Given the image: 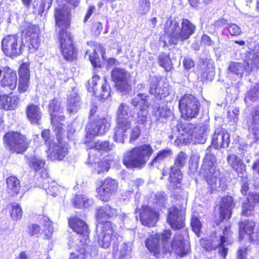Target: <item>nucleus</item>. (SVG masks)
Here are the masks:
<instances>
[{"instance_id":"obj_45","label":"nucleus","mask_w":259,"mask_h":259,"mask_svg":"<svg viewBox=\"0 0 259 259\" xmlns=\"http://www.w3.org/2000/svg\"><path fill=\"white\" fill-rule=\"evenodd\" d=\"M254 206L250 203L249 199H246L242 203V215L248 217L252 214L253 212Z\"/></svg>"},{"instance_id":"obj_44","label":"nucleus","mask_w":259,"mask_h":259,"mask_svg":"<svg viewBox=\"0 0 259 259\" xmlns=\"http://www.w3.org/2000/svg\"><path fill=\"white\" fill-rule=\"evenodd\" d=\"M93 146L96 150L108 151L113 149L114 145L109 141H98L94 144Z\"/></svg>"},{"instance_id":"obj_3","label":"nucleus","mask_w":259,"mask_h":259,"mask_svg":"<svg viewBox=\"0 0 259 259\" xmlns=\"http://www.w3.org/2000/svg\"><path fill=\"white\" fill-rule=\"evenodd\" d=\"M153 152L151 146L145 144L125 152L123 155V162L128 168H142Z\"/></svg>"},{"instance_id":"obj_43","label":"nucleus","mask_w":259,"mask_h":259,"mask_svg":"<svg viewBox=\"0 0 259 259\" xmlns=\"http://www.w3.org/2000/svg\"><path fill=\"white\" fill-rule=\"evenodd\" d=\"M10 214L11 217L14 220H20L22 217V210L21 207L16 203H12L11 204Z\"/></svg>"},{"instance_id":"obj_54","label":"nucleus","mask_w":259,"mask_h":259,"mask_svg":"<svg viewBox=\"0 0 259 259\" xmlns=\"http://www.w3.org/2000/svg\"><path fill=\"white\" fill-rule=\"evenodd\" d=\"M102 84L101 87V93L100 94V99L105 100L107 99L110 95V89L109 84L105 82Z\"/></svg>"},{"instance_id":"obj_53","label":"nucleus","mask_w":259,"mask_h":259,"mask_svg":"<svg viewBox=\"0 0 259 259\" xmlns=\"http://www.w3.org/2000/svg\"><path fill=\"white\" fill-rule=\"evenodd\" d=\"M88 56L89 59L94 67L97 66V63L99 62V57L97 54L95 49H93L92 52L90 51H87L86 52L85 56Z\"/></svg>"},{"instance_id":"obj_32","label":"nucleus","mask_w":259,"mask_h":259,"mask_svg":"<svg viewBox=\"0 0 259 259\" xmlns=\"http://www.w3.org/2000/svg\"><path fill=\"white\" fill-rule=\"evenodd\" d=\"M117 214V211L116 209L112 208L108 205H106L102 206L98 209L97 211V219L99 222V223L101 224L102 222H104V219L113 217L116 215Z\"/></svg>"},{"instance_id":"obj_26","label":"nucleus","mask_w":259,"mask_h":259,"mask_svg":"<svg viewBox=\"0 0 259 259\" xmlns=\"http://www.w3.org/2000/svg\"><path fill=\"white\" fill-rule=\"evenodd\" d=\"M227 162L238 175H243L246 171V165L236 154H230L227 156Z\"/></svg>"},{"instance_id":"obj_29","label":"nucleus","mask_w":259,"mask_h":259,"mask_svg":"<svg viewBox=\"0 0 259 259\" xmlns=\"http://www.w3.org/2000/svg\"><path fill=\"white\" fill-rule=\"evenodd\" d=\"M246 72L249 73L259 68V47L250 54L245 60Z\"/></svg>"},{"instance_id":"obj_28","label":"nucleus","mask_w":259,"mask_h":259,"mask_svg":"<svg viewBox=\"0 0 259 259\" xmlns=\"http://www.w3.org/2000/svg\"><path fill=\"white\" fill-rule=\"evenodd\" d=\"M150 89L151 94L155 96L161 95L165 97L168 95V91L166 88L158 87L159 85V79L155 76L150 77L149 79Z\"/></svg>"},{"instance_id":"obj_20","label":"nucleus","mask_w":259,"mask_h":259,"mask_svg":"<svg viewBox=\"0 0 259 259\" xmlns=\"http://www.w3.org/2000/svg\"><path fill=\"white\" fill-rule=\"evenodd\" d=\"M171 245L176 253L181 257L187 254L190 251V245L185 242L183 237L179 233L175 235Z\"/></svg>"},{"instance_id":"obj_24","label":"nucleus","mask_w":259,"mask_h":259,"mask_svg":"<svg viewBox=\"0 0 259 259\" xmlns=\"http://www.w3.org/2000/svg\"><path fill=\"white\" fill-rule=\"evenodd\" d=\"M69 225L73 231L78 234L82 235L85 241L88 238L89 232L86 223L78 218L69 220Z\"/></svg>"},{"instance_id":"obj_39","label":"nucleus","mask_w":259,"mask_h":259,"mask_svg":"<svg viewBox=\"0 0 259 259\" xmlns=\"http://www.w3.org/2000/svg\"><path fill=\"white\" fill-rule=\"evenodd\" d=\"M216 158L214 154L207 149L203 158L201 170L206 169L212 167H215Z\"/></svg>"},{"instance_id":"obj_57","label":"nucleus","mask_w":259,"mask_h":259,"mask_svg":"<svg viewBox=\"0 0 259 259\" xmlns=\"http://www.w3.org/2000/svg\"><path fill=\"white\" fill-rule=\"evenodd\" d=\"M29 84V79L19 78L18 83V91L20 93L26 92Z\"/></svg>"},{"instance_id":"obj_42","label":"nucleus","mask_w":259,"mask_h":259,"mask_svg":"<svg viewBox=\"0 0 259 259\" xmlns=\"http://www.w3.org/2000/svg\"><path fill=\"white\" fill-rule=\"evenodd\" d=\"M45 161L38 157H31L29 160V164L35 171H44Z\"/></svg>"},{"instance_id":"obj_63","label":"nucleus","mask_w":259,"mask_h":259,"mask_svg":"<svg viewBox=\"0 0 259 259\" xmlns=\"http://www.w3.org/2000/svg\"><path fill=\"white\" fill-rule=\"evenodd\" d=\"M199 159L197 157H194L190 161L189 169L191 172H195L198 166Z\"/></svg>"},{"instance_id":"obj_60","label":"nucleus","mask_w":259,"mask_h":259,"mask_svg":"<svg viewBox=\"0 0 259 259\" xmlns=\"http://www.w3.org/2000/svg\"><path fill=\"white\" fill-rule=\"evenodd\" d=\"M45 221H46V224L44 225L46 227V229L45 230V234L47 237H50L54 232L52 223L48 218H46Z\"/></svg>"},{"instance_id":"obj_27","label":"nucleus","mask_w":259,"mask_h":259,"mask_svg":"<svg viewBox=\"0 0 259 259\" xmlns=\"http://www.w3.org/2000/svg\"><path fill=\"white\" fill-rule=\"evenodd\" d=\"M115 128L113 139L115 142L123 144L128 136V130L131 127V124L116 123Z\"/></svg>"},{"instance_id":"obj_37","label":"nucleus","mask_w":259,"mask_h":259,"mask_svg":"<svg viewBox=\"0 0 259 259\" xmlns=\"http://www.w3.org/2000/svg\"><path fill=\"white\" fill-rule=\"evenodd\" d=\"M93 199L88 198L87 196L82 194L77 195L73 201L75 207L77 208L89 207L93 204Z\"/></svg>"},{"instance_id":"obj_22","label":"nucleus","mask_w":259,"mask_h":259,"mask_svg":"<svg viewBox=\"0 0 259 259\" xmlns=\"http://www.w3.org/2000/svg\"><path fill=\"white\" fill-rule=\"evenodd\" d=\"M132 116L130 106L124 103H121L116 112V123L132 125L131 118Z\"/></svg>"},{"instance_id":"obj_16","label":"nucleus","mask_w":259,"mask_h":259,"mask_svg":"<svg viewBox=\"0 0 259 259\" xmlns=\"http://www.w3.org/2000/svg\"><path fill=\"white\" fill-rule=\"evenodd\" d=\"M68 144L59 139L58 142L50 146L48 157L52 160H62L68 154Z\"/></svg>"},{"instance_id":"obj_6","label":"nucleus","mask_w":259,"mask_h":259,"mask_svg":"<svg viewBox=\"0 0 259 259\" xmlns=\"http://www.w3.org/2000/svg\"><path fill=\"white\" fill-rule=\"evenodd\" d=\"M4 143L6 147L13 152L22 153L28 146L26 137L17 132H8L4 136Z\"/></svg>"},{"instance_id":"obj_38","label":"nucleus","mask_w":259,"mask_h":259,"mask_svg":"<svg viewBox=\"0 0 259 259\" xmlns=\"http://www.w3.org/2000/svg\"><path fill=\"white\" fill-rule=\"evenodd\" d=\"M228 70L234 74L242 76L244 71H246V65L245 61L244 63L232 62L230 63Z\"/></svg>"},{"instance_id":"obj_30","label":"nucleus","mask_w":259,"mask_h":259,"mask_svg":"<svg viewBox=\"0 0 259 259\" xmlns=\"http://www.w3.org/2000/svg\"><path fill=\"white\" fill-rule=\"evenodd\" d=\"M18 98L14 95H4L0 96V108L5 110L15 109L18 105Z\"/></svg>"},{"instance_id":"obj_13","label":"nucleus","mask_w":259,"mask_h":259,"mask_svg":"<svg viewBox=\"0 0 259 259\" xmlns=\"http://www.w3.org/2000/svg\"><path fill=\"white\" fill-rule=\"evenodd\" d=\"M22 33L26 41L28 42L29 51L33 53L37 50L40 44L39 29L37 26L28 24L22 30Z\"/></svg>"},{"instance_id":"obj_46","label":"nucleus","mask_w":259,"mask_h":259,"mask_svg":"<svg viewBox=\"0 0 259 259\" xmlns=\"http://www.w3.org/2000/svg\"><path fill=\"white\" fill-rule=\"evenodd\" d=\"M100 80V77L98 75H94L91 79L89 80L87 88L90 92H93L95 96H98L97 94V88L96 86L98 81Z\"/></svg>"},{"instance_id":"obj_5","label":"nucleus","mask_w":259,"mask_h":259,"mask_svg":"<svg viewBox=\"0 0 259 259\" xmlns=\"http://www.w3.org/2000/svg\"><path fill=\"white\" fill-rule=\"evenodd\" d=\"M179 109L182 117L185 119L196 118L200 110V103L191 94L183 96L179 101Z\"/></svg>"},{"instance_id":"obj_47","label":"nucleus","mask_w":259,"mask_h":259,"mask_svg":"<svg viewBox=\"0 0 259 259\" xmlns=\"http://www.w3.org/2000/svg\"><path fill=\"white\" fill-rule=\"evenodd\" d=\"M109 168V164L106 160L98 162L95 166L96 170L98 174L108 171Z\"/></svg>"},{"instance_id":"obj_58","label":"nucleus","mask_w":259,"mask_h":259,"mask_svg":"<svg viewBox=\"0 0 259 259\" xmlns=\"http://www.w3.org/2000/svg\"><path fill=\"white\" fill-rule=\"evenodd\" d=\"M102 29V24L100 22L96 21L93 23L91 31L95 36H97L101 34Z\"/></svg>"},{"instance_id":"obj_51","label":"nucleus","mask_w":259,"mask_h":259,"mask_svg":"<svg viewBox=\"0 0 259 259\" xmlns=\"http://www.w3.org/2000/svg\"><path fill=\"white\" fill-rule=\"evenodd\" d=\"M257 98H259V83L247 93L245 100H255Z\"/></svg>"},{"instance_id":"obj_1","label":"nucleus","mask_w":259,"mask_h":259,"mask_svg":"<svg viewBox=\"0 0 259 259\" xmlns=\"http://www.w3.org/2000/svg\"><path fill=\"white\" fill-rule=\"evenodd\" d=\"M69 14L70 10L65 5L56 8V29L59 32L60 49L64 58L70 61L76 58L77 51L73 44L71 36L67 31L70 25Z\"/></svg>"},{"instance_id":"obj_56","label":"nucleus","mask_w":259,"mask_h":259,"mask_svg":"<svg viewBox=\"0 0 259 259\" xmlns=\"http://www.w3.org/2000/svg\"><path fill=\"white\" fill-rule=\"evenodd\" d=\"M132 250L131 246L125 243L121 244L120 250L119 251V255L120 257H124L130 254Z\"/></svg>"},{"instance_id":"obj_7","label":"nucleus","mask_w":259,"mask_h":259,"mask_svg":"<svg viewBox=\"0 0 259 259\" xmlns=\"http://www.w3.org/2000/svg\"><path fill=\"white\" fill-rule=\"evenodd\" d=\"M187 160V155L184 152H180L176 155L174 164L171 167V172L168 179L170 188L175 189L180 187L182 179L180 169L184 166Z\"/></svg>"},{"instance_id":"obj_40","label":"nucleus","mask_w":259,"mask_h":259,"mask_svg":"<svg viewBox=\"0 0 259 259\" xmlns=\"http://www.w3.org/2000/svg\"><path fill=\"white\" fill-rule=\"evenodd\" d=\"M254 227L255 223L252 221L247 220L241 222L239 225L240 237L242 238L244 233H246L249 236L254 230Z\"/></svg>"},{"instance_id":"obj_4","label":"nucleus","mask_w":259,"mask_h":259,"mask_svg":"<svg viewBox=\"0 0 259 259\" xmlns=\"http://www.w3.org/2000/svg\"><path fill=\"white\" fill-rule=\"evenodd\" d=\"M230 228L225 227L222 234H218L217 232H213L208 239H201V245L206 250H210L219 248V252L224 257L228 253V248L226 246L232 242L230 239Z\"/></svg>"},{"instance_id":"obj_33","label":"nucleus","mask_w":259,"mask_h":259,"mask_svg":"<svg viewBox=\"0 0 259 259\" xmlns=\"http://www.w3.org/2000/svg\"><path fill=\"white\" fill-rule=\"evenodd\" d=\"M81 104L80 99L78 95L72 93L69 96L67 110L70 113L77 112L80 108Z\"/></svg>"},{"instance_id":"obj_50","label":"nucleus","mask_w":259,"mask_h":259,"mask_svg":"<svg viewBox=\"0 0 259 259\" xmlns=\"http://www.w3.org/2000/svg\"><path fill=\"white\" fill-rule=\"evenodd\" d=\"M191 225L194 232L199 237L201 229V223L198 218L193 216L191 219Z\"/></svg>"},{"instance_id":"obj_15","label":"nucleus","mask_w":259,"mask_h":259,"mask_svg":"<svg viewBox=\"0 0 259 259\" xmlns=\"http://www.w3.org/2000/svg\"><path fill=\"white\" fill-rule=\"evenodd\" d=\"M118 182L115 179L107 178L101 182V186L97 188L99 198L103 201H108L118 188Z\"/></svg>"},{"instance_id":"obj_59","label":"nucleus","mask_w":259,"mask_h":259,"mask_svg":"<svg viewBox=\"0 0 259 259\" xmlns=\"http://www.w3.org/2000/svg\"><path fill=\"white\" fill-rule=\"evenodd\" d=\"M240 177L241 178L242 184L241 192L243 195H246L248 190V179L245 174L240 176Z\"/></svg>"},{"instance_id":"obj_17","label":"nucleus","mask_w":259,"mask_h":259,"mask_svg":"<svg viewBox=\"0 0 259 259\" xmlns=\"http://www.w3.org/2000/svg\"><path fill=\"white\" fill-rule=\"evenodd\" d=\"M139 211L140 221L143 225L153 227L156 224L158 218V214L156 210L151 207L143 206Z\"/></svg>"},{"instance_id":"obj_18","label":"nucleus","mask_w":259,"mask_h":259,"mask_svg":"<svg viewBox=\"0 0 259 259\" xmlns=\"http://www.w3.org/2000/svg\"><path fill=\"white\" fill-rule=\"evenodd\" d=\"M229 143L230 136L227 131L222 127L216 128L212 137V145L216 149H219L228 147Z\"/></svg>"},{"instance_id":"obj_23","label":"nucleus","mask_w":259,"mask_h":259,"mask_svg":"<svg viewBox=\"0 0 259 259\" xmlns=\"http://www.w3.org/2000/svg\"><path fill=\"white\" fill-rule=\"evenodd\" d=\"M201 173L207 184L211 186L212 188L220 186V180L218 179L219 171L216 168V167L201 170Z\"/></svg>"},{"instance_id":"obj_8","label":"nucleus","mask_w":259,"mask_h":259,"mask_svg":"<svg viewBox=\"0 0 259 259\" xmlns=\"http://www.w3.org/2000/svg\"><path fill=\"white\" fill-rule=\"evenodd\" d=\"M115 226L109 222L100 224L97 226V240L99 246L103 248H108L112 241L116 237Z\"/></svg>"},{"instance_id":"obj_36","label":"nucleus","mask_w":259,"mask_h":259,"mask_svg":"<svg viewBox=\"0 0 259 259\" xmlns=\"http://www.w3.org/2000/svg\"><path fill=\"white\" fill-rule=\"evenodd\" d=\"M44 181L42 187L48 194L55 197L58 195L60 189H63L62 187L58 186L54 182H52L51 184L49 183L48 179H45Z\"/></svg>"},{"instance_id":"obj_55","label":"nucleus","mask_w":259,"mask_h":259,"mask_svg":"<svg viewBox=\"0 0 259 259\" xmlns=\"http://www.w3.org/2000/svg\"><path fill=\"white\" fill-rule=\"evenodd\" d=\"M227 29L232 36H238L241 33V29L240 27L234 23L228 24Z\"/></svg>"},{"instance_id":"obj_64","label":"nucleus","mask_w":259,"mask_h":259,"mask_svg":"<svg viewBox=\"0 0 259 259\" xmlns=\"http://www.w3.org/2000/svg\"><path fill=\"white\" fill-rule=\"evenodd\" d=\"M249 237L251 241L259 243V227H256L255 231H253Z\"/></svg>"},{"instance_id":"obj_31","label":"nucleus","mask_w":259,"mask_h":259,"mask_svg":"<svg viewBox=\"0 0 259 259\" xmlns=\"http://www.w3.org/2000/svg\"><path fill=\"white\" fill-rule=\"evenodd\" d=\"M26 112L27 118L33 123H37L41 117L42 114L39 107L34 104L27 107Z\"/></svg>"},{"instance_id":"obj_61","label":"nucleus","mask_w":259,"mask_h":259,"mask_svg":"<svg viewBox=\"0 0 259 259\" xmlns=\"http://www.w3.org/2000/svg\"><path fill=\"white\" fill-rule=\"evenodd\" d=\"M140 135V130L139 127L135 126L131 130L130 142L134 141L138 138Z\"/></svg>"},{"instance_id":"obj_10","label":"nucleus","mask_w":259,"mask_h":259,"mask_svg":"<svg viewBox=\"0 0 259 259\" xmlns=\"http://www.w3.org/2000/svg\"><path fill=\"white\" fill-rule=\"evenodd\" d=\"M23 41L17 34L6 36L2 41V50L5 55L11 58L17 57L22 53Z\"/></svg>"},{"instance_id":"obj_14","label":"nucleus","mask_w":259,"mask_h":259,"mask_svg":"<svg viewBox=\"0 0 259 259\" xmlns=\"http://www.w3.org/2000/svg\"><path fill=\"white\" fill-rule=\"evenodd\" d=\"M110 120L105 118H99L87 126V138L90 140L95 136H101L107 132L110 127Z\"/></svg>"},{"instance_id":"obj_21","label":"nucleus","mask_w":259,"mask_h":259,"mask_svg":"<svg viewBox=\"0 0 259 259\" xmlns=\"http://www.w3.org/2000/svg\"><path fill=\"white\" fill-rule=\"evenodd\" d=\"M248 128L252 134L249 137L253 135L254 141L257 139V136L259 132V107H254L251 112V117L247 120Z\"/></svg>"},{"instance_id":"obj_19","label":"nucleus","mask_w":259,"mask_h":259,"mask_svg":"<svg viewBox=\"0 0 259 259\" xmlns=\"http://www.w3.org/2000/svg\"><path fill=\"white\" fill-rule=\"evenodd\" d=\"M167 221L173 229H180L185 225V216L175 207L169 208Z\"/></svg>"},{"instance_id":"obj_49","label":"nucleus","mask_w":259,"mask_h":259,"mask_svg":"<svg viewBox=\"0 0 259 259\" xmlns=\"http://www.w3.org/2000/svg\"><path fill=\"white\" fill-rule=\"evenodd\" d=\"M19 78L29 79V64L23 63L21 65L19 70Z\"/></svg>"},{"instance_id":"obj_11","label":"nucleus","mask_w":259,"mask_h":259,"mask_svg":"<svg viewBox=\"0 0 259 259\" xmlns=\"http://www.w3.org/2000/svg\"><path fill=\"white\" fill-rule=\"evenodd\" d=\"M111 77L118 91L126 94L131 90V75L126 70L114 68L111 72Z\"/></svg>"},{"instance_id":"obj_25","label":"nucleus","mask_w":259,"mask_h":259,"mask_svg":"<svg viewBox=\"0 0 259 259\" xmlns=\"http://www.w3.org/2000/svg\"><path fill=\"white\" fill-rule=\"evenodd\" d=\"M233 205V199L231 196L224 197L221 202L220 218L223 220H228L231 216V210Z\"/></svg>"},{"instance_id":"obj_41","label":"nucleus","mask_w":259,"mask_h":259,"mask_svg":"<svg viewBox=\"0 0 259 259\" xmlns=\"http://www.w3.org/2000/svg\"><path fill=\"white\" fill-rule=\"evenodd\" d=\"M158 61L159 65L167 71H170L172 68V63L169 56L164 53L159 55Z\"/></svg>"},{"instance_id":"obj_9","label":"nucleus","mask_w":259,"mask_h":259,"mask_svg":"<svg viewBox=\"0 0 259 259\" xmlns=\"http://www.w3.org/2000/svg\"><path fill=\"white\" fill-rule=\"evenodd\" d=\"M171 235L170 230H166L161 234V239L163 243H159V236L157 234L151 235L146 241V245L148 250L156 257H160L165 252V247L168 243V240Z\"/></svg>"},{"instance_id":"obj_34","label":"nucleus","mask_w":259,"mask_h":259,"mask_svg":"<svg viewBox=\"0 0 259 259\" xmlns=\"http://www.w3.org/2000/svg\"><path fill=\"white\" fill-rule=\"evenodd\" d=\"M7 193L11 196L17 194L20 190V186L19 180L15 177L11 176L6 181Z\"/></svg>"},{"instance_id":"obj_52","label":"nucleus","mask_w":259,"mask_h":259,"mask_svg":"<svg viewBox=\"0 0 259 259\" xmlns=\"http://www.w3.org/2000/svg\"><path fill=\"white\" fill-rule=\"evenodd\" d=\"M150 9V2L149 0H140L138 11L142 15L147 14Z\"/></svg>"},{"instance_id":"obj_12","label":"nucleus","mask_w":259,"mask_h":259,"mask_svg":"<svg viewBox=\"0 0 259 259\" xmlns=\"http://www.w3.org/2000/svg\"><path fill=\"white\" fill-rule=\"evenodd\" d=\"M60 110V107L58 101L56 99L51 101L49 105V112L54 131L58 139L61 137L64 132L62 123H60L59 121H63L65 118L64 116L59 115Z\"/></svg>"},{"instance_id":"obj_48","label":"nucleus","mask_w":259,"mask_h":259,"mask_svg":"<svg viewBox=\"0 0 259 259\" xmlns=\"http://www.w3.org/2000/svg\"><path fill=\"white\" fill-rule=\"evenodd\" d=\"M172 154L171 150L170 149H165L160 151L157 155L154 158V159L151 162V164L153 165L156 161H159L163 160L169 157Z\"/></svg>"},{"instance_id":"obj_62","label":"nucleus","mask_w":259,"mask_h":259,"mask_svg":"<svg viewBox=\"0 0 259 259\" xmlns=\"http://www.w3.org/2000/svg\"><path fill=\"white\" fill-rule=\"evenodd\" d=\"M147 111L146 110H141V111L138 114L137 122L139 124H143L147 119Z\"/></svg>"},{"instance_id":"obj_35","label":"nucleus","mask_w":259,"mask_h":259,"mask_svg":"<svg viewBox=\"0 0 259 259\" xmlns=\"http://www.w3.org/2000/svg\"><path fill=\"white\" fill-rule=\"evenodd\" d=\"M153 114L157 120L166 119L171 114V111L166 105L155 106L153 108Z\"/></svg>"},{"instance_id":"obj_2","label":"nucleus","mask_w":259,"mask_h":259,"mask_svg":"<svg viewBox=\"0 0 259 259\" xmlns=\"http://www.w3.org/2000/svg\"><path fill=\"white\" fill-rule=\"evenodd\" d=\"M196 30V26L187 19H182L180 23L173 19H168L165 22L164 31L170 39L172 44L177 45L188 39Z\"/></svg>"}]
</instances>
